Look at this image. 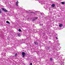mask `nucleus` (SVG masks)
Listing matches in <instances>:
<instances>
[{
  "label": "nucleus",
  "mask_w": 65,
  "mask_h": 65,
  "mask_svg": "<svg viewBox=\"0 0 65 65\" xmlns=\"http://www.w3.org/2000/svg\"><path fill=\"white\" fill-rule=\"evenodd\" d=\"M50 60L51 61H53V59L52 58H50Z\"/></svg>",
  "instance_id": "4468645a"
},
{
  "label": "nucleus",
  "mask_w": 65,
  "mask_h": 65,
  "mask_svg": "<svg viewBox=\"0 0 65 65\" xmlns=\"http://www.w3.org/2000/svg\"><path fill=\"white\" fill-rule=\"evenodd\" d=\"M2 10H3L5 12H7V10H6L5 9H4V8H2Z\"/></svg>",
  "instance_id": "39448f33"
},
{
  "label": "nucleus",
  "mask_w": 65,
  "mask_h": 65,
  "mask_svg": "<svg viewBox=\"0 0 65 65\" xmlns=\"http://www.w3.org/2000/svg\"><path fill=\"white\" fill-rule=\"evenodd\" d=\"M48 27L49 26H47V25L46 26V27H47V28H48Z\"/></svg>",
  "instance_id": "4be33fe9"
},
{
  "label": "nucleus",
  "mask_w": 65,
  "mask_h": 65,
  "mask_svg": "<svg viewBox=\"0 0 65 65\" xmlns=\"http://www.w3.org/2000/svg\"><path fill=\"white\" fill-rule=\"evenodd\" d=\"M56 39H58V38H57V37H56Z\"/></svg>",
  "instance_id": "5701e85b"
},
{
  "label": "nucleus",
  "mask_w": 65,
  "mask_h": 65,
  "mask_svg": "<svg viewBox=\"0 0 65 65\" xmlns=\"http://www.w3.org/2000/svg\"><path fill=\"white\" fill-rule=\"evenodd\" d=\"M17 53H16L15 55H14V56H17Z\"/></svg>",
  "instance_id": "aec40b11"
},
{
  "label": "nucleus",
  "mask_w": 65,
  "mask_h": 65,
  "mask_svg": "<svg viewBox=\"0 0 65 65\" xmlns=\"http://www.w3.org/2000/svg\"><path fill=\"white\" fill-rule=\"evenodd\" d=\"M4 56H5V55L4 54Z\"/></svg>",
  "instance_id": "393cba45"
},
{
  "label": "nucleus",
  "mask_w": 65,
  "mask_h": 65,
  "mask_svg": "<svg viewBox=\"0 0 65 65\" xmlns=\"http://www.w3.org/2000/svg\"><path fill=\"white\" fill-rule=\"evenodd\" d=\"M40 26L41 25V24H40Z\"/></svg>",
  "instance_id": "b1692460"
},
{
  "label": "nucleus",
  "mask_w": 65,
  "mask_h": 65,
  "mask_svg": "<svg viewBox=\"0 0 65 65\" xmlns=\"http://www.w3.org/2000/svg\"><path fill=\"white\" fill-rule=\"evenodd\" d=\"M63 26V25L62 24H60L59 25V27H60V28L62 27Z\"/></svg>",
  "instance_id": "423d86ee"
},
{
  "label": "nucleus",
  "mask_w": 65,
  "mask_h": 65,
  "mask_svg": "<svg viewBox=\"0 0 65 65\" xmlns=\"http://www.w3.org/2000/svg\"><path fill=\"white\" fill-rule=\"evenodd\" d=\"M46 61H47V62H48V61H49V60H46Z\"/></svg>",
  "instance_id": "412c9836"
},
{
  "label": "nucleus",
  "mask_w": 65,
  "mask_h": 65,
  "mask_svg": "<svg viewBox=\"0 0 65 65\" xmlns=\"http://www.w3.org/2000/svg\"><path fill=\"white\" fill-rule=\"evenodd\" d=\"M11 57H12V56H11Z\"/></svg>",
  "instance_id": "a878e982"
},
{
  "label": "nucleus",
  "mask_w": 65,
  "mask_h": 65,
  "mask_svg": "<svg viewBox=\"0 0 65 65\" xmlns=\"http://www.w3.org/2000/svg\"><path fill=\"white\" fill-rule=\"evenodd\" d=\"M37 19H38V17H35L34 18L35 20H37Z\"/></svg>",
  "instance_id": "1a4fd4ad"
},
{
  "label": "nucleus",
  "mask_w": 65,
  "mask_h": 65,
  "mask_svg": "<svg viewBox=\"0 0 65 65\" xmlns=\"http://www.w3.org/2000/svg\"><path fill=\"white\" fill-rule=\"evenodd\" d=\"M55 6V4H53L51 5V7H54Z\"/></svg>",
  "instance_id": "6e6552de"
},
{
  "label": "nucleus",
  "mask_w": 65,
  "mask_h": 65,
  "mask_svg": "<svg viewBox=\"0 0 65 65\" xmlns=\"http://www.w3.org/2000/svg\"><path fill=\"white\" fill-rule=\"evenodd\" d=\"M41 15H44V13H40Z\"/></svg>",
  "instance_id": "9d476101"
},
{
  "label": "nucleus",
  "mask_w": 65,
  "mask_h": 65,
  "mask_svg": "<svg viewBox=\"0 0 65 65\" xmlns=\"http://www.w3.org/2000/svg\"><path fill=\"white\" fill-rule=\"evenodd\" d=\"M30 65H32V62H31L30 64Z\"/></svg>",
  "instance_id": "a211bd4d"
},
{
  "label": "nucleus",
  "mask_w": 65,
  "mask_h": 65,
  "mask_svg": "<svg viewBox=\"0 0 65 65\" xmlns=\"http://www.w3.org/2000/svg\"><path fill=\"white\" fill-rule=\"evenodd\" d=\"M19 32H21V29H19Z\"/></svg>",
  "instance_id": "dca6fc26"
},
{
  "label": "nucleus",
  "mask_w": 65,
  "mask_h": 65,
  "mask_svg": "<svg viewBox=\"0 0 65 65\" xmlns=\"http://www.w3.org/2000/svg\"><path fill=\"white\" fill-rule=\"evenodd\" d=\"M18 3H19V2H18V1H17V2H16V5L17 6H19V5H18Z\"/></svg>",
  "instance_id": "0eeeda50"
},
{
  "label": "nucleus",
  "mask_w": 65,
  "mask_h": 65,
  "mask_svg": "<svg viewBox=\"0 0 65 65\" xmlns=\"http://www.w3.org/2000/svg\"><path fill=\"white\" fill-rule=\"evenodd\" d=\"M22 57H24L26 55V54L25 52H22Z\"/></svg>",
  "instance_id": "f03ea898"
},
{
  "label": "nucleus",
  "mask_w": 65,
  "mask_h": 65,
  "mask_svg": "<svg viewBox=\"0 0 65 65\" xmlns=\"http://www.w3.org/2000/svg\"><path fill=\"white\" fill-rule=\"evenodd\" d=\"M49 4L48 3H47V4H46V5H47V8H46V9L47 10H49V7L48 6H47V5H49Z\"/></svg>",
  "instance_id": "7ed1b4c3"
},
{
  "label": "nucleus",
  "mask_w": 65,
  "mask_h": 65,
  "mask_svg": "<svg viewBox=\"0 0 65 65\" xmlns=\"http://www.w3.org/2000/svg\"><path fill=\"white\" fill-rule=\"evenodd\" d=\"M32 21H35V19H33L32 20Z\"/></svg>",
  "instance_id": "f3484780"
},
{
  "label": "nucleus",
  "mask_w": 65,
  "mask_h": 65,
  "mask_svg": "<svg viewBox=\"0 0 65 65\" xmlns=\"http://www.w3.org/2000/svg\"><path fill=\"white\" fill-rule=\"evenodd\" d=\"M29 13H35L34 12H29Z\"/></svg>",
  "instance_id": "2eb2a0df"
},
{
  "label": "nucleus",
  "mask_w": 65,
  "mask_h": 65,
  "mask_svg": "<svg viewBox=\"0 0 65 65\" xmlns=\"http://www.w3.org/2000/svg\"><path fill=\"white\" fill-rule=\"evenodd\" d=\"M39 1V2L40 3H41V4H42L44 2H46L47 1H45V0H44L43 1L42 0H38Z\"/></svg>",
  "instance_id": "f257e3e1"
},
{
  "label": "nucleus",
  "mask_w": 65,
  "mask_h": 65,
  "mask_svg": "<svg viewBox=\"0 0 65 65\" xmlns=\"http://www.w3.org/2000/svg\"><path fill=\"white\" fill-rule=\"evenodd\" d=\"M2 13V11H1V9H0V13Z\"/></svg>",
  "instance_id": "6ab92c4d"
},
{
  "label": "nucleus",
  "mask_w": 65,
  "mask_h": 65,
  "mask_svg": "<svg viewBox=\"0 0 65 65\" xmlns=\"http://www.w3.org/2000/svg\"><path fill=\"white\" fill-rule=\"evenodd\" d=\"M20 34L19 33H18L17 34V36H20Z\"/></svg>",
  "instance_id": "9b49d317"
},
{
  "label": "nucleus",
  "mask_w": 65,
  "mask_h": 65,
  "mask_svg": "<svg viewBox=\"0 0 65 65\" xmlns=\"http://www.w3.org/2000/svg\"><path fill=\"white\" fill-rule=\"evenodd\" d=\"M61 3L62 4H65V3L63 2H61Z\"/></svg>",
  "instance_id": "ddd939ff"
},
{
  "label": "nucleus",
  "mask_w": 65,
  "mask_h": 65,
  "mask_svg": "<svg viewBox=\"0 0 65 65\" xmlns=\"http://www.w3.org/2000/svg\"><path fill=\"white\" fill-rule=\"evenodd\" d=\"M34 44L35 45H37L38 44V42H37L36 41H35L34 42Z\"/></svg>",
  "instance_id": "20e7f679"
},
{
  "label": "nucleus",
  "mask_w": 65,
  "mask_h": 65,
  "mask_svg": "<svg viewBox=\"0 0 65 65\" xmlns=\"http://www.w3.org/2000/svg\"><path fill=\"white\" fill-rule=\"evenodd\" d=\"M6 23H7V24H10V23L8 21H7L6 22Z\"/></svg>",
  "instance_id": "f8f14e48"
}]
</instances>
